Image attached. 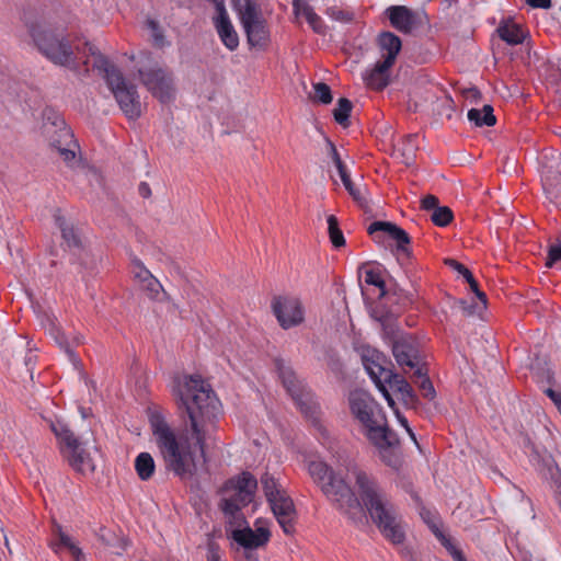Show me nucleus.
<instances>
[{
  "label": "nucleus",
  "instance_id": "1",
  "mask_svg": "<svg viewBox=\"0 0 561 561\" xmlns=\"http://www.w3.org/2000/svg\"><path fill=\"white\" fill-rule=\"evenodd\" d=\"M173 394L185 409L190 423L176 432L158 412L150 415L149 422L165 470L187 480L197 472L199 459L206 461V443L216 430L220 403L199 375L176 376Z\"/></svg>",
  "mask_w": 561,
  "mask_h": 561
},
{
  "label": "nucleus",
  "instance_id": "2",
  "mask_svg": "<svg viewBox=\"0 0 561 561\" xmlns=\"http://www.w3.org/2000/svg\"><path fill=\"white\" fill-rule=\"evenodd\" d=\"M32 42L38 53L56 66L69 69L77 77H85L93 65L89 43H81L77 35L51 16H43L28 26Z\"/></svg>",
  "mask_w": 561,
  "mask_h": 561
},
{
  "label": "nucleus",
  "instance_id": "3",
  "mask_svg": "<svg viewBox=\"0 0 561 561\" xmlns=\"http://www.w3.org/2000/svg\"><path fill=\"white\" fill-rule=\"evenodd\" d=\"M355 480L359 507L366 510L370 520L386 540L402 545L407 539V524L397 505L375 477L356 466L348 469Z\"/></svg>",
  "mask_w": 561,
  "mask_h": 561
},
{
  "label": "nucleus",
  "instance_id": "4",
  "mask_svg": "<svg viewBox=\"0 0 561 561\" xmlns=\"http://www.w3.org/2000/svg\"><path fill=\"white\" fill-rule=\"evenodd\" d=\"M352 415L363 426L367 438L379 446H391L397 434L387 425V419L374 398L364 390H354L348 396Z\"/></svg>",
  "mask_w": 561,
  "mask_h": 561
},
{
  "label": "nucleus",
  "instance_id": "5",
  "mask_svg": "<svg viewBox=\"0 0 561 561\" xmlns=\"http://www.w3.org/2000/svg\"><path fill=\"white\" fill-rule=\"evenodd\" d=\"M93 56L92 69L103 76L119 108L128 119H137L142 113V104L137 87L129 83L123 73L99 51L91 48Z\"/></svg>",
  "mask_w": 561,
  "mask_h": 561
},
{
  "label": "nucleus",
  "instance_id": "6",
  "mask_svg": "<svg viewBox=\"0 0 561 561\" xmlns=\"http://www.w3.org/2000/svg\"><path fill=\"white\" fill-rule=\"evenodd\" d=\"M256 486V479L250 472H242L228 480L221 488L219 506L229 524L237 527L245 524L242 508L253 501Z\"/></svg>",
  "mask_w": 561,
  "mask_h": 561
},
{
  "label": "nucleus",
  "instance_id": "7",
  "mask_svg": "<svg viewBox=\"0 0 561 561\" xmlns=\"http://www.w3.org/2000/svg\"><path fill=\"white\" fill-rule=\"evenodd\" d=\"M42 133L51 150L60 157L67 167L75 169L81 164V159L77 156L79 145L60 114L51 108L45 110Z\"/></svg>",
  "mask_w": 561,
  "mask_h": 561
},
{
  "label": "nucleus",
  "instance_id": "8",
  "mask_svg": "<svg viewBox=\"0 0 561 561\" xmlns=\"http://www.w3.org/2000/svg\"><path fill=\"white\" fill-rule=\"evenodd\" d=\"M309 473L318 483L325 496L335 502L339 507L346 513L352 510L359 508V496L352 491L348 484L340 476L335 473L323 461L316 460L309 463Z\"/></svg>",
  "mask_w": 561,
  "mask_h": 561
},
{
  "label": "nucleus",
  "instance_id": "9",
  "mask_svg": "<svg viewBox=\"0 0 561 561\" xmlns=\"http://www.w3.org/2000/svg\"><path fill=\"white\" fill-rule=\"evenodd\" d=\"M51 430L58 437L62 450L67 454L70 466L82 474L92 473L95 465L91 454L83 447L89 445V439L80 440L60 422L51 424Z\"/></svg>",
  "mask_w": 561,
  "mask_h": 561
},
{
  "label": "nucleus",
  "instance_id": "10",
  "mask_svg": "<svg viewBox=\"0 0 561 561\" xmlns=\"http://www.w3.org/2000/svg\"><path fill=\"white\" fill-rule=\"evenodd\" d=\"M237 3L241 23L247 34L248 43L252 47L266 48L270 42V31L261 10L251 0H243Z\"/></svg>",
  "mask_w": 561,
  "mask_h": 561
},
{
  "label": "nucleus",
  "instance_id": "11",
  "mask_svg": "<svg viewBox=\"0 0 561 561\" xmlns=\"http://www.w3.org/2000/svg\"><path fill=\"white\" fill-rule=\"evenodd\" d=\"M140 82L161 103L167 104L174 100L176 89L171 72L154 65L138 70Z\"/></svg>",
  "mask_w": 561,
  "mask_h": 561
},
{
  "label": "nucleus",
  "instance_id": "12",
  "mask_svg": "<svg viewBox=\"0 0 561 561\" xmlns=\"http://www.w3.org/2000/svg\"><path fill=\"white\" fill-rule=\"evenodd\" d=\"M276 366L284 387L295 400L301 412L307 416H313L317 412L318 405L313 400L311 391L297 378L293 368L284 360L278 359L276 362Z\"/></svg>",
  "mask_w": 561,
  "mask_h": 561
},
{
  "label": "nucleus",
  "instance_id": "13",
  "mask_svg": "<svg viewBox=\"0 0 561 561\" xmlns=\"http://www.w3.org/2000/svg\"><path fill=\"white\" fill-rule=\"evenodd\" d=\"M272 312L284 330L296 328L305 321V307L296 296H275L271 302Z\"/></svg>",
  "mask_w": 561,
  "mask_h": 561
},
{
  "label": "nucleus",
  "instance_id": "14",
  "mask_svg": "<svg viewBox=\"0 0 561 561\" xmlns=\"http://www.w3.org/2000/svg\"><path fill=\"white\" fill-rule=\"evenodd\" d=\"M392 354L400 367L410 369H417L424 367L425 364L421 363L416 341L409 334L398 333L391 337Z\"/></svg>",
  "mask_w": 561,
  "mask_h": 561
},
{
  "label": "nucleus",
  "instance_id": "15",
  "mask_svg": "<svg viewBox=\"0 0 561 561\" xmlns=\"http://www.w3.org/2000/svg\"><path fill=\"white\" fill-rule=\"evenodd\" d=\"M386 14L390 24L403 34H410L427 22L423 11H414L405 5H391Z\"/></svg>",
  "mask_w": 561,
  "mask_h": 561
},
{
  "label": "nucleus",
  "instance_id": "16",
  "mask_svg": "<svg viewBox=\"0 0 561 561\" xmlns=\"http://www.w3.org/2000/svg\"><path fill=\"white\" fill-rule=\"evenodd\" d=\"M55 221L58 226L62 245L73 255L82 256L87 253V241L79 228L73 222L67 220L60 213L55 214Z\"/></svg>",
  "mask_w": 561,
  "mask_h": 561
},
{
  "label": "nucleus",
  "instance_id": "17",
  "mask_svg": "<svg viewBox=\"0 0 561 561\" xmlns=\"http://www.w3.org/2000/svg\"><path fill=\"white\" fill-rule=\"evenodd\" d=\"M268 503L283 531L286 535H293L297 519V512L293 500L287 494H284L275 500H271Z\"/></svg>",
  "mask_w": 561,
  "mask_h": 561
},
{
  "label": "nucleus",
  "instance_id": "18",
  "mask_svg": "<svg viewBox=\"0 0 561 561\" xmlns=\"http://www.w3.org/2000/svg\"><path fill=\"white\" fill-rule=\"evenodd\" d=\"M213 3L215 4L217 12L216 18H214V24L217 33L224 45L229 50H234L239 45V37L230 22L224 0H213Z\"/></svg>",
  "mask_w": 561,
  "mask_h": 561
},
{
  "label": "nucleus",
  "instance_id": "19",
  "mask_svg": "<svg viewBox=\"0 0 561 561\" xmlns=\"http://www.w3.org/2000/svg\"><path fill=\"white\" fill-rule=\"evenodd\" d=\"M255 526V530L249 526L233 529V540L247 549H256L264 546L268 541L271 533L268 528L265 525H262L260 522H257Z\"/></svg>",
  "mask_w": 561,
  "mask_h": 561
},
{
  "label": "nucleus",
  "instance_id": "20",
  "mask_svg": "<svg viewBox=\"0 0 561 561\" xmlns=\"http://www.w3.org/2000/svg\"><path fill=\"white\" fill-rule=\"evenodd\" d=\"M382 382L385 385H389V387L400 396L405 405L413 408L417 403V397L415 396L412 387L399 374L391 370L387 371Z\"/></svg>",
  "mask_w": 561,
  "mask_h": 561
},
{
  "label": "nucleus",
  "instance_id": "21",
  "mask_svg": "<svg viewBox=\"0 0 561 561\" xmlns=\"http://www.w3.org/2000/svg\"><path fill=\"white\" fill-rule=\"evenodd\" d=\"M377 231L386 232L389 237L397 241V248L399 251L409 254L407 245L410 243V237L399 226L390 221H374L368 227V233L374 234Z\"/></svg>",
  "mask_w": 561,
  "mask_h": 561
},
{
  "label": "nucleus",
  "instance_id": "22",
  "mask_svg": "<svg viewBox=\"0 0 561 561\" xmlns=\"http://www.w3.org/2000/svg\"><path fill=\"white\" fill-rule=\"evenodd\" d=\"M378 45L385 64L393 65L402 46L400 37L391 32H382L378 36Z\"/></svg>",
  "mask_w": 561,
  "mask_h": 561
},
{
  "label": "nucleus",
  "instance_id": "23",
  "mask_svg": "<svg viewBox=\"0 0 561 561\" xmlns=\"http://www.w3.org/2000/svg\"><path fill=\"white\" fill-rule=\"evenodd\" d=\"M417 151L416 135H407L393 145V156L403 164L410 167Z\"/></svg>",
  "mask_w": 561,
  "mask_h": 561
},
{
  "label": "nucleus",
  "instance_id": "24",
  "mask_svg": "<svg viewBox=\"0 0 561 561\" xmlns=\"http://www.w3.org/2000/svg\"><path fill=\"white\" fill-rule=\"evenodd\" d=\"M419 505V514L422 520L428 526L434 536L443 545L449 538L442 530V520L438 514L427 507H425L417 495L414 496Z\"/></svg>",
  "mask_w": 561,
  "mask_h": 561
},
{
  "label": "nucleus",
  "instance_id": "25",
  "mask_svg": "<svg viewBox=\"0 0 561 561\" xmlns=\"http://www.w3.org/2000/svg\"><path fill=\"white\" fill-rule=\"evenodd\" d=\"M393 65L377 61L375 67L364 77L366 84L375 90H381L389 83L390 68Z\"/></svg>",
  "mask_w": 561,
  "mask_h": 561
},
{
  "label": "nucleus",
  "instance_id": "26",
  "mask_svg": "<svg viewBox=\"0 0 561 561\" xmlns=\"http://www.w3.org/2000/svg\"><path fill=\"white\" fill-rule=\"evenodd\" d=\"M383 359V355L375 350L367 351L363 355L364 366L376 385L378 379L383 380L386 373L389 371L382 366Z\"/></svg>",
  "mask_w": 561,
  "mask_h": 561
},
{
  "label": "nucleus",
  "instance_id": "27",
  "mask_svg": "<svg viewBox=\"0 0 561 561\" xmlns=\"http://www.w3.org/2000/svg\"><path fill=\"white\" fill-rule=\"evenodd\" d=\"M496 32L500 38L506 42L508 45L522 44L527 36V33L523 30V27L512 20L503 21L499 25Z\"/></svg>",
  "mask_w": 561,
  "mask_h": 561
},
{
  "label": "nucleus",
  "instance_id": "28",
  "mask_svg": "<svg viewBox=\"0 0 561 561\" xmlns=\"http://www.w3.org/2000/svg\"><path fill=\"white\" fill-rule=\"evenodd\" d=\"M99 540L106 547L113 549L117 556H122L128 547V540L125 537H118L115 533L102 527L98 533Z\"/></svg>",
  "mask_w": 561,
  "mask_h": 561
},
{
  "label": "nucleus",
  "instance_id": "29",
  "mask_svg": "<svg viewBox=\"0 0 561 561\" xmlns=\"http://www.w3.org/2000/svg\"><path fill=\"white\" fill-rule=\"evenodd\" d=\"M135 470L141 481L152 478L156 470V462L149 453H140L135 459Z\"/></svg>",
  "mask_w": 561,
  "mask_h": 561
},
{
  "label": "nucleus",
  "instance_id": "30",
  "mask_svg": "<svg viewBox=\"0 0 561 561\" xmlns=\"http://www.w3.org/2000/svg\"><path fill=\"white\" fill-rule=\"evenodd\" d=\"M468 119L474 123L476 126H493L496 123V118L493 114V107L489 104L484 105L481 110L471 108L468 112Z\"/></svg>",
  "mask_w": 561,
  "mask_h": 561
},
{
  "label": "nucleus",
  "instance_id": "31",
  "mask_svg": "<svg viewBox=\"0 0 561 561\" xmlns=\"http://www.w3.org/2000/svg\"><path fill=\"white\" fill-rule=\"evenodd\" d=\"M413 381L419 385L422 396L425 399L433 400L436 397V391L430 378L427 377V368L417 367L412 375Z\"/></svg>",
  "mask_w": 561,
  "mask_h": 561
},
{
  "label": "nucleus",
  "instance_id": "32",
  "mask_svg": "<svg viewBox=\"0 0 561 561\" xmlns=\"http://www.w3.org/2000/svg\"><path fill=\"white\" fill-rule=\"evenodd\" d=\"M261 483L268 502L286 494L278 480L267 472L262 476Z\"/></svg>",
  "mask_w": 561,
  "mask_h": 561
},
{
  "label": "nucleus",
  "instance_id": "33",
  "mask_svg": "<svg viewBox=\"0 0 561 561\" xmlns=\"http://www.w3.org/2000/svg\"><path fill=\"white\" fill-rule=\"evenodd\" d=\"M353 104L346 98H341L337 101L336 107L333 110V116L337 124L343 127H347L350 125V114L352 112Z\"/></svg>",
  "mask_w": 561,
  "mask_h": 561
},
{
  "label": "nucleus",
  "instance_id": "34",
  "mask_svg": "<svg viewBox=\"0 0 561 561\" xmlns=\"http://www.w3.org/2000/svg\"><path fill=\"white\" fill-rule=\"evenodd\" d=\"M294 12L296 16L304 15L308 24L312 27V30L316 33H324V25L321 21V18L313 11V9L310 5L294 9Z\"/></svg>",
  "mask_w": 561,
  "mask_h": 561
},
{
  "label": "nucleus",
  "instance_id": "35",
  "mask_svg": "<svg viewBox=\"0 0 561 561\" xmlns=\"http://www.w3.org/2000/svg\"><path fill=\"white\" fill-rule=\"evenodd\" d=\"M381 455L382 460L390 467L397 468L400 465L399 438L391 446L375 445Z\"/></svg>",
  "mask_w": 561,
  "mask_h": 561
},
{
  "label": "nucleus",
  "instance_id": "36",
  "mask_svg": "<svg viewBox=\"0 0 561 561\" xmlns=\"http://www.w3.org/2000/svg\"><path fill=\"white\" fill-rule=\"evenodd\" d=\"M328 232L333 247L341 248L345 245V238L339 227L337 218L334 215L328 217Z\"/></svg>",
  "mask_w": 561,
  "mask_h": 561
},
{
  "label": "nucleus",
  "instance_id": "37",
  "mask_svg": "<svg viewBox=\"0 0 561 561\" xmlns=\"http://www.w3.org/2000/svg\"><path fill=\"white\" fill-rule=\"evenodd\" d=\"M139 285L150 299L160 300L161 296H165L162 285L153 275Z\"/></svg>",
  "mask_w": 561,
  "mask_h": 561
},
{
  "label": "nucleus",
  "instance_id": "38",
  "mask_svg": "<svg viewBox=\"0 0 561 561\" xmlns=\"http://www.w3.org/2000/svg\"><path fill=\"white\" fill-rule=\"evenodd\" d=\"M311 100L321 104H330L333 100L330 87L324 82L314 83Z\"/></svg>",
  "mask_w": 561,
  "mask_h": 561
},
{
  "label": "nucleus",
  "instance_id": "39",
  "mask_svg": "<svg viewBox=\"0 0 561 561\" xmlns=\"http://www.w3.org/2000/svg\"><path fill=\"white\" fill-rule=\"evenodd\" d=\"M454 218L453 211L447 206H438L432 214V221L438 227L447 226Z\"/></svg>",
  "mask_w": 561,
  "mask_h": 561
},
{
  "label": "nucleus",
  "instance_id": "40",
  "mask_svg": "<svg viewBox=\"0 0 561 561\" xmlns=\"http://www.w3.org/2000/svg\"><path fill=\"white\" fill-rule=\"evenodd\" d=\"M50 335L55 339V341L58 343V345L65 350V352L68 354L69 358L75 362L76 355L73 351L70 348L69 343L65 336V334L60 331L59 328L55 325L54 322L50 323Z\"/></svg>",
  "mask_w": 561,
  "mask_h": 561
},
{
  "label": "nucleus",
  "instance_id": "41",
  "mask_svg": "<svg viewBox=\"0 0 561 561\" xmlns=\"http://www.w3.org/2000/svg\"><path fill=\"white\" fill-rule=\"evenodd\" d=\"M365 282L368 285H374L380 289V297H386L388 291L386 290V284L379 272L368 270L365 272Z\"/></svg>",
  "mask_w": 561,
  "mask_h": 561
},
{
  "label": "nucleus",
  "instance_id": "42",
  "mask_svg": "<svg viewBox=\"0 0 561 561\" xmlns=\"http://www.w3.org/2000/svg\"><path fill=\"white\" fill-rule=\"evenodd\" d=\"M339 172V175L341 178V181L343 183V185L345 186V188L347 190V192L350 193V195L358 203H362L363 202V197L360 196V193L355 188L351 178H350V174L345 169H343L342 171H337Z\"/></svg>",
  "mask_w": 561,
  "mask_h": 561
},
{
  "label": "nucleus",
  "instance_id": "43",
  "mask_svg": "<svg viewBox=\"0 0 561 561\" xmlns=\"http://www.w3.org/2000/svg\"><path fill=\"white\" fill-rule=\"evenodd\" d=\"M389 298H394V301L404 307L413 301V294L399 288L397 285L391 293H388Z\"/></svg>",
  "mask_w": 561,
  "mask_h": 561
},
{
  "label": "nucleus",
  "instance_id": "44",
  "mask_svg": "<svg viewBox=\"0 0 561 561\" xmlns=\"http://www.w3.org/2000/svg\"><path fill=\"white\" fill-rule=\"evenodd\" d=\"M455 306H457L461 310V313L465 317H471L474 314H479L482 310L485 309V308H482V302L480 305L469 304L468 301H466L463 299L455 301Z\"/></svg>",
  "mask_w": 561,
  "mask_h": 561
},
{
  "label": "nucleus",
  "instance_id": "45",
  "mask_svg": "<svg viewBox=\"0 0 561 561\" xmlns=\"http://www.w3.org/2000/svg\"><path fill=\"white\" fill-rule=\"evenodd\" d=\"M133 275L135 277V279L141 284L142 282H145L147 278H149L150 276H152V274L150 273V271H148L144 264L137 260V259H134L133 260Z\"/></svg>",
  "mask_w": 561,
  "mask_h": 561
},
{
  "label": "nucleus",
  "instance_id": "46",
  "mask_svg": "<svg viewBox=\"0 0 561 561\" xmlns=\"http://www.w3.org/2000/svg\"><path fill=\"white\" fill-rule=\"evenodd\" d=\"M327 147L328 154L331 158L332 162L334 163L336 170L342 171L343 169H345L346 167L343 163L335 145L330 139H327Z\"/></svg>",
  "mask_w": 561,
  "mask_h": 561
},
{
  "label": "nucleus",
  "instance_id": "47",
  "mask_svg": "<svg viewBox=\"0 0 561 561\" xmlns=\"http://www.w3.org/2000/svg\"><path fill=\"white\" fill-rule=\"evenodd\" d=\"M465 279L467 280V283L469 284L470 286V289L474 293V295L477 296V298L480 300V302H482V308H486V296L483 291H481L479 289V286H478V283L477 280L473 278V275L472 273L470 272V275L468 276V274L465 276Z\"/></svg>",
  "mask_w": 561,
  "mask_h": 561
},
{
  "label": "nucleus",
  "instance_id": "48",
  "mask_svg": "<svg viewBox=\"0 0 561 561\" xmlns=\"http://www.w3.org/2000/svg\"><path fill=\"white\" fill-rule=\"evenodd\" d=\"M558 261H561V243L556 245H550L548 250V257L546 261V267L550 268Z\"/></svg>",
  "mask_w": 561,
  "mask_h": 561
},
{
  "label": "nucleus",
  "instance_id": "49",
  "mask_svg": "<svg viewBox=\"0 0 561 561\" xmlns=\"http://www.w3.org/2000/svg\"><path fill=\"white\" fill-rule=\"evenodd\" d=\"M447 551L453 557L454 561H467L461 550H459L450 540V538L443 543Z\"/></svg>",
  "mask_w": 561,
  "mask_h": 561
},
{
  "label": "nucleus",
  "instance_id": "50",
  "mask_svg": "<svg viewBox=\"0 0 561 561\" xmlns=\"http://www.w3.org/2000/svg\"><path fill=\"white\" fill-rule=\"evenodd\" d=\"M421 207L424 210L434 211L438 207V198L434 195L428 194L422 199Z\"/></svg>",
  "mask_w": 561,
  "mask_h": 561
},
{
  "label": "nucleus",
  "instance_id": "51",
  "mask_svg": "<svg viewBox=\"0 0 561 561\" xmlns=\"http://www.w3.org/2000/svg\"><path fill=\"white\" fill-rule=\"evenodd\" d=\"M445 264L450 266L451 268L456 270L459 274H461L463 277L468 274L470 275V271L461 263L454 259H446Z\"/></svg>",
  "mask_w": 561,
  "mask_h": 561
},
{
  "label": "nucleus",
  "instance_id": "52",
  "mask_svg": "<svg viewBox=\"0 0 561 561\" xmlns=\"http://www.w3.org/2000/svg\"><path fill=\"white\" fill-rule=\"evenodd\" d=\"M377 388L383 394L385 399L387 400L388 405L396 411L397 410L396 402H394L393 398L391 397V394L389 393V391H388L386 385L382 382V380L378 379Z\"/></svg>",
  "mask_w": 561,
  "mask_h": 561
},
{
  "label": "nucleus",
  "instance_id": "53",
  "mask_svg": "<svg viewBox=\"0 0 561 561\" xmlns=\"http://www.w3.org/2000/svg\"><path fill=\"white\" fill-rule=\"evenodd\" d=\"M207 550H208V554H207L208 561H220L219 547L215 542L209 541Z\"/></svg>",
  "mask_w": 561,
  "mask_h": 561
},
{
  "label": "nucleus",
  "instance_id": "54",
  "mask_svg": "<svg viewBox=\"0 0 561 561\" xmlns=\"http://www.w3.org/2000/svg\"><path fill=\"white\" fill-rule=\"evenodd\" d=\"M545 393L552 400V402L556 404L559 412L561 413V393L553 390L552 388L546 389Z\"/></svg>",
  "mask_w": 561,
  "mask_h": 561
},
{
  "label": "nucleus",
  "instance_id": "55",
  "mask_svg": "<svg viewBox=\"0 0 561 561\" xmlns=\"http://www.w3.org/2000/svg\"><path fill=\"white\" fill-rule=\"evenodd\" d=\"M148 25L152 30V36L154 37L156 43L162 44L163 36L159 32L158 24L154 21H149Z\"/></svg>",
  "mask_w": 561,
  "mask_h": 561
},
{
  "label": "nucleus",
  "instance_id": "56",
  "mask_svg": "<svg viewBox=\"0 0 561 561\" xmlns=\"http://www.w3.org/2000/svg\"><path fill=\"white\" fill-rule=\"evenodd\" d=\"M526 2L533 8L549 9L551 7V0H526Z\"/></svg>",
  "mask_w": 561,
  "mask_h": 561
},
{
  "label": "nucleus",
  "instance_id": "57",
  "mask_svg": "<svg viewBox=\"0 0 561 561\" xmlns=\"http://www.w3.org/2000/svg\"><path fill=\"white\" fill-rule=\"evenodd\" d=\"M466 98L472 101H478L481 98V93L478 89L471 88L465 91Z\"/></svg>",
  "mask_w": 561,
  "mask_h": 561
},
{
  "label": "nucleus",
  "instance_id": "58",
  "mask_svg": "<svg viewBox=\"0 0 561 561\" xmlns=\"http://www.w3.org/2000/svg\"><path fill=\"white\" fill-rule=\"evenodd\" d=\"M68 550L70 551V553L72 554V557L79 561L81 558H83V552L82 550L76 545H71Z\"/></svg>",
  "mask_w": 561,
  "mask_h": 561
},
{
  "label": "nucleus",
  "instance_id": "59",
  "mask_svg": "<svg viewBox=\"0 0 561 561\" xmlns=\"http://www.w3.org/2000/svg\"><path fill=\"white\" fill-rule=\"evenodd\" d=\"M59 542L61 546L66 547L67 549L73 545L75 542L72 541L71 537L68 536L66 533H60V536H59Z\"/></svg>",
  "mask_w": 561,
  "mask_h": 561
},
{
  "label": "nucleus",
  "instance_id": "60",
  "mask_svg": "<svg viewBox=\"0 0 561 561\" xmlns=\"http://www.w3.org/2000/svg\"><path fill=\"white\" fill-rule=\"evenodd\" d=\"M310 0H294L293 1V7L294 9H299L301 7H309V2Z\"/></svg>",
  "mask_w": 561,
  "mask_h": 561
},
{
  "label": "nucleus",
  "instance_id": "61",
  "mask_svg": "<svg viewBox=\"0 0 561 561\" xmlns=\"http://www.w3.org/2000/svg\"><path fill=\"white\" fill-rule=\"evenodd\" d=\"M396 415L398 417V421L400 422V424L404 427V428H408L409 427V423H408V420L402 416L398 410H396Z\"/></svg>",
  "mask_w": 561,
  "mask_h": 561
},
{
  "label": "nucleus",
  "instance_id": "62",
  "mask_svg": "<svg viewBox=\"0 0 561 561\" xmlns=\"http://www.w3.org/2000/svg\"><path fill=\"white\" fill-rule=\"evenodd\" d=\"M402 554H403L404 557L410 558V560H411V561H416V560H415V558H414V554H413L412 549H410V548H408V547H405V548H403V549H402Z\"/></svg>",
  "mask_w": 561,
  "mask_h": 561
},
{
  "label": "nucleus",
  "instance_id": "63",
  "mask_svg": "<svg viewBox=\"0 0 561 561\" xmlns=\"http://www.w3.org/2000/svg\"><path fill=\"white\" fill-rule=\"evenodd\" d=\"M139 191L142 194V196H145V197L148 196L150 193V190L146 183L140 184Z\"/></svg>",
  "mask_w": 561,
  "mask_h": 561
},
{
  "label": "nucleus",
  "instance_id": "64",
  "mask_svg": "<svg viewBox=\"0 0 561 561\" xmlns=\"http://www.w3.org/2000/svg\"><path fill=\"white\" fill-rule=\"evenodd\" d=\"M54 533H55L58 537L60 536V533H64L62 527H61L59 524H57V523H55V524H54Z\"/></svg>",
  "mask_w": 561,
  "mask_h": 561
}]
</instances>
